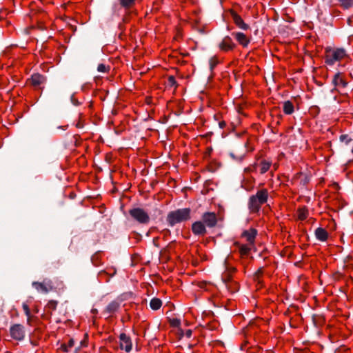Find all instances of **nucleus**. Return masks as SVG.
Segmentation results:
<instances>
[{
    "label": "nucleus",
    "mask_w": 353,
    "mask_h": 353,
    "mask_svg": "<svg viewBox=\"0 0 353 353\" xmlns=\"http://www.w3.org/2000/svg\"><path fill=\"white\" fill-rule=\"evenodd\" d=\"M268 199V192L266 189L258 190L256 194L250 196L248 203V209L252 213L259 212L261 205L265 203Z\"/></svg>",
    "instance_id": "obj_1"
},
{
    "label": "nucleus",
    "mask_w": 353,
    "mask_h": 353,
    "mask_svg": "<svg viewBox=\"0 0 353 353\" xmlns=\"http://www.w3.org/2000/svg\"><path fill=\"white\" fill-rule=\"evenodd\" d=\"M190 208H181L170 211L167 215L166 221L170 227H173L176 223L190 219Z\"/></svg>",
    "instance_id": "obj_2"
},
{
    "label": "nucleus",
    "mask_w": 353,
    "mask_h": 353,
    "mask_svg": "<svg viewBox=\"0 0 353 353\" xmlns=\"http://www.w3.org/2000/svg\"><path fill=\"white\" fill-rule=\"evenodd\" d=\"M325 63L330 65H332L336 61H340L346 55L344 48H337L332 50L331 47L325 48Z\"/></svg>",
    "instance_id": "obj_3"
},
{
    "label": "nucleus",
    "mask_w": 353,
    "mask_h": 353,
    "mask_svg": "<svg viewBox=\"0 0 353 353\" xmlns=\"http://www.w3.org/2000/svg\"><path fill=\"white\" fill-rule=\"evenodd\" d=\"M129 214L136 221L140 224L146 225L150 222V216L143 209L140 208H134L129 210Z\"/></svg>",
    "instance_id": "obj_4"
},
{
    "label": "nucleus",
    "mask_w": 353,
    "mask_h": 353,
    "mask_svg": "<svg viewBox=\"0 0 353 353\" xmlns=\"http://www.w3.org/2000/svg\"><path fill=\"white\" fill-rule=\"evenodd\" d=\"M205 228H212L217 224V216L214 212H207L203 214L201 221Z\"/></svg>",
    "instance_id": "obj_5"
},
{
    "label": "nucleus",
    "mask_w": 353,
    "mask_h": 353,
    "mask_svg": "<svg viewBox=\"0 0 353 353\" xmlns=\"http://www.w3.org/2000/svg\"><path fill=\"white\" fill-rule=\"evenodd\" d=\"M32 285L37 291H41L45 294L54 290L52 282L48 279H45L43 282L34 281Z\"/></svg>",
    "instance_id": "obj_6"
},
{
    "label": "nucleus",
    "mask_w": 353,
    "mask_h": 353,
    "mask_svg": "<svg viewBox=\"0 0 353 353\" xmlns=\"http://www.w3.org/2000/svg\"><path fill=\"white\" fill-rule=\"evenodd\" d=\"M10 336L17 341H22L25 337L24 327L21 324H14L10 328Z\"/></svg>",
    "instance_id": "obj_7"
},
{
    "label": "nucleus",
    "mask_w": 353,
    "mask_h": 353,
    "mask_svg": "<svg viewBox=\"0 0 353 353\" xmlns=\"http://www.w3.org/2000/svg\"><path fill=\"white\" fill-rule=\"evenodd\" d=\"M218 47L221 51L228 52L234 49L236 44L233 42L230 37L225 36L219 43Z\"/></svg>",
    "instance_id": "obj_8"
},
{
    "label": "nucleus",
    "mask_w": 353,
    "mask_h": 353,
    "mask_svg": "<svg viewBox=\"0 0 353 353\" xmlns=\"http://www.w3.org/2000/svg\"><path fill=\"white\" fill-rule=\"evenodd\" d=\"M120 339V348L124 350L126 352H130L132 348V343L129 336L125 333H121L119 335Z\"/></svg>",
    "instance_id": "obj_9"
},
{
    "label": "nucleus",
    "mask_w": 353,
    "mask_h": 353,
    "mask_svg": "<svg viewBox=\"0 0 353 353\" xmlns=\"http://www.w3.org/2000/svg\"><path fill=\"white\" fill-rule=\"evenodd\" d=\"M192 231L196 236H204L208 232L205 225L201 221H196L192 223Z\"/></svg>",
    "instance_id": "obj_10"
},
{
    "label": "nucleus",
    "mask_w": 353,
    "mask_h": 353,
    "mask_svg": "<svg viewBox=\"0 0 353 353\" xmlns=\"http://www.w3.org/2000/svg\"><path fill=\"white\" fill-rule=\"evenodd\" d=\"M232 35L243 48H246L250 42L248 37L241 32H233Z\"/></svg>",
    "instance_id": "obj_11"
},
{
    "label": "nucleus",
    "mask_w": 353,
    "mask_h": 353,
    "mask_svg": "<svg viewBox=\"0 0 353 353\" xmlns=\"http://www.w3.org/2000/svg\"><path fill=\"white\" fill-rule=\"evenodd\" d=\"M256 234L257 230L254 228H250L248 230H244L241 234V236L245 237L250 244H253Z\"/></svg>",
    "instance_id": "obj_12"
},
{
    "label": "nucleus",
    "mask_w": 353,
    "mask_h": 353,
    "mask_svg": "<svg viewBox=\"0 0 353 353\" xmlns=\"http://www.w3.org/2000/svg\"><path fill=\"white\" fill-rule=\"evenodd\" d=\"M46 80V77L41 75L39 73L33 74L31 76V78L29 79L31 84L34 86H39L41 84L43 83Z\"/></svg>",
    "instance_id": "obj_13"
},
{
    "label": "nucleus",
    "mask_w": 353,
    "mask_h": 353,
    "mask_svg": "<svg viewBox=\"0 0 353 353\" xmlns=\"http://www.w3.org/2000/svg\"><path fill=\"white\" fill-rule=\"evenodd\" d=\"M332 84L335 88H345L347 85V83L341 77V73L337 72L334 74L332 79Z\"/></svg>",
    "instance_id": "obj_14"
},
{
    "label": "nucleus",
    "mask_w": 353,
    "mask_h": 353,
    "mask_svg": "<svg viewBox=\"0 0 353 353\" xmlns=\"http://www.w3.org/2000/svg\"><path fill=\"white\" fill-rule=\"evenodd\" d=\"M314 234L316 238L321 241H325L328 237L327 232L322 228H316Z\"/></svg>",
    "instance_id": "obj_15"
},
{
    "label": "nucleus",
    "mask_w": 353,
    "mask_h": 353,
    "mask_svg": "<svg viewBox=\"0 0 353 353\" xmlns=\"http://www.w3.org/2000/svg\"><path fill=\"white\" fill-rule=\"evenodd\" d=\"M120 307V303L117 301H111L105 307L103 312L113 314L118 310Z\"/></svg>",
    "instance_id": "obj_16"
},
{
    "label": "nucleus",
    "mask_w": 353,
    "mask_h": 353,
    "mask_svg": "<svg viewBox=\"0 0 353 353\" xmlns=\"http://www.w3.org/2000/svg\"><path fill=\"white\" fill-rule=\"evenodd\" d=\"M283 109L284 113L286 114H292L294 110V105L290 101L283 102Z\"/></svg>",
    "instance_id": "obj_17"
},
{
    "label": "nucleus",
    "mask_w": 353,
    "mask_h": 353,
    "mask_svg": "<svg viewBox=\"0 0 353 353\" xmlns=\"http://www.w3.org/2000/svg\"><path fill=\"white\" fill-rule=\"evenodd\" d=\"M232 281V276L228 271L224 272L221 275V283L225 287H229L228 285Z\"/></svg>",
    "instance_id": "obj_18"
},
{
    "label": "nucleus",
    "mask_w": 353,
    "mask_h": 353,
    "mask_svg": "<svg viewBox=\"0 0 353 353\" xmlns=\"http://www.w3.org/2000/svg\"><path fill=\"white\" fill-rule=\"evenodd\" d=\"M162 305V301L160 299L153 298L150 302V307L153 310H159Z\"/></svg>",
    "instance_id": "obj_19"
},
{
    "label": "nucleus",
    "mask_w": 353,
    "mask_h": 353,
    "mask_svg": "<svg viewBox=\"0 0 353 353\" xmlns=\"http://www.w3.org/2000/svg\"><path fill=\"white\" fill-rule=\"evenodd\" d=\"M235 245L239 246V252L241 256H248L250 252V248H249L246 245H240L239 243L236 242Z\"/></svg>",
    "instance_id": "obj_20"
},
{
    "label": "nucleus",
    "mask_w": 353,
    "mask_h": 353,
    "mask_svg": "<svg viewBox=\"0 0 353 353\" xmlns=\"http://www.w3.org/2000/svg\"><path fill=\"white\" fill-rule=\"evenodd\" d=\"M136 0H119V4L125 9H129L135 4Z\"/></svg>",
    "instance_id": "obj_21"
},
{
    "label": "nucleus",
    "mask_w": 353,
    "mask_h": 353,
    "mask_svg": "<svg viewBox=\"0 0 353 353\" xmlns=\"http://www.w3.org/2000/svg\"><path fill=\"white\" fill-rule=\"evenodd\" d=\"M37 28H39L40 30H43V28L41 26H39V23H37ZM34 28H36V26H30L21 29L20 31L22 34L25 35H28L30 34L31 30Z\"/></svg>",
    "instance_id": "obj_22"
},
{
    "label": "nucleus",
    "mask_w": 353,
    "mask_h": 353,
    "mask_svg": "<svg viewBox=\"0 0 353 353\" xmlns=\"http://www.w3.org/2000/svg\"><path fill=\"white\" fill-rule=\"evenodd\" d=\"M307 210L305 207L300 208L298 210V216L301 220H305L307 216Z\"/></svg>",
    "instance_id": "obj_23"
},
{
    "label": "nucleus",
    "mask_w": 353,
    "mask_h": 353,
    "mask_svg": "<svg viewBox=\"0 0 353 353\" xmlns=\"http://www.w3.org/2000/svg\"><path fill=\"white\" fill-rule=\"evenodd\" d=\"M229 16L231 17L234 22H243L241 17L234 11L229 12V13L227 14V17H228Z\"/></svg>",
    "instance_id": "obj_24"
},
{
    "label": "nucleus",
    "mask_w": 353,
    "mask_h": 353,
    "mask_svg": "<svg viewBox=\"0 0 353 353\" xmlns=\"http://www.w3.org/2000/svg\"><path fill=\"white\" fill-rule=\"evenodd\" d=\"M339 140L341 142H344L346 145L352 141V139L348 134H341L339 137Z\"/></svg>",
    "instance_id": "obj_25"
},
{
    "label": "nucleus",
    "mask_w": 353,
    "mask_h": 353,
    "mask_svg": "<svg viewBox=\"0 0 353 353\" xmlns=\"http://www.w3.org/2000/svg\"><path fill=\"white\" fill-rule=\"evenodd\" d=\"M270 167V163L267 162L265 161H263L261 162V173L264 174L265 173Z\"/></svg>",
    "instance_id": "obj_26"
},
{
    "label": "nucleus",
    "mask_w": 353,
    "mask_h": 353,
    "mask_svg": "<svg viewBox=\"0 0 353 353\" xmlns=\"http://www.w3.org/2000/svg\"><path fill=\"white\" fill-rule=\"evenodd\" d=\"M197 23H194L193 26V28L196 30L199 33H200L202 35L206 34L209 31L205 30V28L203 27H198Z\"/></svg>",
    "instance_id": "obj_27"
},
{
    "label": "nucleus",
    "mask_w": 353,
    "mask_h": 353,
    "mask_svg": "<svg viewBox=\"0 0 353 353\" xmlns=\"http://www.w3.org/2000/svg\"><path fill=\"white\" fill-rule=\"evenodd\" d=\"M229 287H225L228 290H230L232 292H235L238 290V285L237 283L231 281L230 283L228 284Z\"/></svg>",
    "instance_id": "obj_28"
},
{
    "label": "nucleus",
    "mask_w": 353,
    "mask_h": 353,
    "mask_svg": "<svg viewBox=\"0 0 353 353\" xmlns=\"http://www.w3.org/2000/svg\"><path fill=\"white\" fill-rule=\"evenodd\" d=\"M229 155L233 160L238 161V162H241L245 157V154L236 156L234 152H230Z\"/></svg>",
    "instance_id": "obj_29"
},
{
    "label": "nucleus",
    "mask_w": 353,
    "mask_h": 353,
    "mask_svg": "<svg viewBox=\"0 0 353 353\" xmlns=\"http://www.w3.org/2000/svg\"><path fill=\"white\" fill-rule=\"evenodd\" d=\"M341 2L345 8H349L353 6V0H341Z\"/></svg>",
    "instance_id": "obj_30"
},
{
    "label": "nucleus",
    "mask_w": 353,
    "mask_h": 353,
    "mask_svg": "<svg viewBox=\"0 0 353 353\" xmlns=\"http://www.w3.org/2000/svg\"><path fill=\"white\" fill-rule=\"evenodd\" d=\"M170 323L171 326L179 327L181 325V321L180 319L175 318L170 320Z\"/></svg>",
    "instance_id": "obj_31"
},
{
    "label": "nucleus",
    "mask_w": 353,
    "mask_h": 353,
    "mask_svg": "<svg viewBox=\"0 0 353 353\" xmlns=\"http://www.w3.org/2000/svg\"><path fill=\"white\" fill-rule=\"evenodd\" d=\"M168 81V84L170 86H177V83H176V81L174 76H169Z\"/></svg>",
    "instance_id": "obj_32"
},
{
    "label": "nucleus",
    "mask_w": 353,
    "mask_h": 353,
    "mask_svg": "<svg viewBox=\"0 0 353 353\" xmlns=\"http://www.w3.org/2000/svg\"><path fill=\"white\" fill-rule=\"evenodd\" d=\"M57 303H58L57 301L51 300L48 302V306L52 310H54L57 308Z\"/></svg>",
    "instance_id": "obj_33"
},
{
    "label": "nucleus",
    "mask_w": 353,
    "mask_h": 353,
    "mask_svg": "<svg viewBox=\"0 0 353 353\" xmlns=\"http://www.w3.org/2000/svg\"><path fill=\"white\" fill-rule=\"evenodd\" d=\"M134 13H129L128 15L125 14L123 18V22H126L128 20L133 19V16H134Z\"/></svg>",
    "instance_id": "obj_34"
},
{
    "label": "nucleus",
    "mask_w": 353,
    "mask_h": 353,
    "mask_svg": "<svg viewBox=\"0 0 353 353\" xmlns=\"http://www.w3.org/2000/svg\"><path fill=\"white\" fill-rule=\"evenodd\" d=\"M23 309L24 310V312L27 316H29L30 315V310L29 309L28 305L26 303H23Z\"/></svg>",
    "instance_id": "obj_35"
},
{
    "label": "nucleus",
    "mask_w": 353,
    "mask_h": 353,
    "mask_svg": "<svg viewBox=\"0 0 353 353\" xmlns=\"http://www.w3.org/2000/svg\"><path fill=\"white\" fill-rule=\"evenodd\" d=\"M70 101L75 106H78L80 105V103L79 102V101L74 98V94H72L70 97Z\"/></svg>",
    "instance_id": "obj_36"
},
{
    "label": "nucleus",
    "mask_w": 353,
    "mask_h": 353,
    "mask_svg": "<svg viewBox=\"0 0 353 353\" xmlns=\"http://www.w3.org/2000/svg\"><path fill=\"white\" fill-rule=\"evenodd\" d=\"M216 64L217 61H214L213 58H211L210 59V69L211 71L213 70L214 68L216 66Z\"/></svg>",
    "instance_id": "obj_37"
},
{
    "label": "nucleus",
    "mask_w": 353,
    "mask_h": 353,
    "mask_svg": "<svg viewBox=\"0 0 353 353\" xmlns=\"http://www.w3.org/2000/svg\"><path fill=\"white\" fill-rule=\"evenodd\" d=\"M319 320H322V317L313 315L312 321L315 325H317L319 323Z\"/></svg>",
    "instance_id": "obj_38"
},
{
    "label": "nucleus",
    "mask_w": 353,
    "mask_h": 353,
    "mask_svg": "<svg viewBox=\"0 0 353 353\" xmlns=\"http://www.w3.org/2000/svg\"><path fill=\"white\" fill-rule=\"evenodd\" d=\"M97 70L100 72H105L106 71V66L103 63L99 64Z\"/></svg>",
    "instance_id": "obj_39"
},
{
    "label": "nucleus",
    "mask_w": 353,
    "mask_h": 353,
    "mask_svg": "<svg viewBox=\"0 0 353 353\" xmlns=\"http://www.w3.org/2000/svg\"><path fill=\"white\" fill-rule=\"evenodd\" d=\"M239 28L243 30H246L249 29V26L248 23H236Z\"/></svg>",
    "instance_id": "obj_40"
},
{
    "label": "nucleus",
    "mask_w": 353,
    "mask_h": 353,
    "mask_svg": "<svg viewBox=\"0 0 353 353\" xmlns=\"http://www.w3.org/2000/svg\"><path fill=\"white\" fill-rule=\"evenodd\" d=\"M310 181V177H308L307 175H305L303 179H301V182L303 185H306Z\"/></svg>",
    "instance_id": "obj_41"
},
{
    "label": "nucleus",
    "mask_w": 353,
    "mask_h": 353,
    "mask_svg": "<svg viewBox=\"0 0 353 353\" xmlns=\"http://www.w3.org/2000/svg\"><path fill=\"white\" fill-rule=\"evenodd\" d=\"M68 347H69L68 345H66L65 344H61V349L65 352H68Z\"/></svg>",
    "instance_id": "obj_42"
},
{
    "label": "nucleus",
    "mask_w": 353,
    "mask_h": 353,
    "mask_svg": "<svg viewBox=\"0 0 353 353\" xmlns=\"http://www.w3.org/2000/svg\"><path fill=\"white\" fill-rule=\"evenodd\" d=\"M278 30L280 33H283V34H285V33L288 34L289 33L288 32H286L285 30H284L283 26H279Z\"/></svg>",
    "instance_id": "obj_43"
},
{
    "label": "nucleus",
    "mask_w": 353,
    "mask_h": 353,
    "mask_svg": "<svg viewBox=\"0 0 353 353\" xmlns=\"http://www.w3.org/2000/svg\"><path fill=\"white\" fill-rule=\"evenodd\" d=\"M192 331L191 330H188L185 332V336L188 338H190L192 336Z\"/></svg>",
    "instance_id": "obj_44"
},
{
    "label": "nucleus",
    "mask_w": 353,
    "mask_h": 353,
    "mask_svg": "<svg viewBox=\"0 0 353 353\" xmlns=\"http://www.w3.org/2000/svg\"><path fill=\"white\" fill-rule=\"evenodd\" d=\"M74 339H70L69 340V341H68V347H72V346L74 345Z\"/></svg>",
    "instance_id": "obj_45"
},
{
    "label": "nucleus",
    "mask_w": 353,
    "mask_h": 353,
    "mask_svg": "<svg viewBox=\"0 0 353 353\" xmlns=\"http://www.w3.org/2000/svg\"><path fill=\"white\" fill-rule=\"evenodd\" d=\"M226 123L225 121H221L219 123V125L220 128H223L225 126Z\"/></svg>",
    "instance_id": "obj_46"
},
{
    "label": "nucleus",
    "mask_w": 353,
    "mask_h": 353,
    "mask_svg": "<svg viewBox=\"0 0 353 353\" xmlns=\"http://www.w3.org/2000/svg\"><path fill=\"white\" fill-rule=\"evenodd\" d=\"M68 125H64V126L60 125V126H58V128L59 129H62L63 130H65L68 128Z\"/></svg>",
    "instance_id": "obj_47"
},
{
    "label": "nucleus",
    "mask_w": 353,
    "mask_h": 353,
    "mask_svg": "<svg viewBox=\"0 0 353 353\" xmlns=\"http://www.w3.org/2000/svg\"><path fill=\"white\" fill-rule=\"evenodd\" d=\"M86 345L87 343L85 339L81 341V346H86Z\"/></svg>",
    "instance_id": "obj_48"
},
{
    "label": "nucleus",
    "mask_w": 353,
    "mask_h": 353,
    "mask_svg": "<svg viewBox=\"0 0 353 353\" xmlns=\"http://www.w3.org/2000/svg\"><path fill=\"white\" fill-rule=\"evenodd\" d=\"M91 312L94 314H97L98 312V310L97 309H95V308H92V310H91Z\"/></svg>",
    "instance_id": "obj_49"
},
{
    "label": "nucleus",
    "mask_w": 353,
    "mask_h": 353,
    "mask_svg": "<svg viewBox=\"0 0 353 353\" xmlns=\"http://www.w3.org/2000/svg\"><path fill=\"white\" fill-rule=\"evenodd\" d=\"M79 350H80V347H77V348L75 349L74 352L78 353V352L79 351Z\"/></svg>",
    "instance_id": "obj_50"
},
{
    "label": "nucleus",
    "mask_w": 353,
    "mask_h": 353,
    "mask_svg": "<svg viewBox=\"0 0 353 353\" xmlns=\"http://www.w3.org/2000/svg\"><path fill=\"white\" fill-rule=\"evenodd\" d=\"M251 170V169L250 168H246L245 169V172H250Z\"/></svg>",
    "instance_id": "obj_51"
},
{
    "label": "nucleus",
    "mask_w": 353,
    "mask_h": 353,
    "mask_svg": "<svg viewBox=\"0 0 353 353\" xmlns=\"http://www.w3.org/2000/svg\"><path fill=\"white\" fill-rule=\"evenodd\" d=\"M305 25H307L308 26L309 28H312V26H309V23H305Z\"/></svg>",
    "instance_id": "obj_52"
},
{
    "label": "nucleus",
    "mask_w": 353,
    "mask_h": 353,
    "mask_svg": "<svg viewBox=\"0 0 353 353\" xmlns=\"http://www.w3.org/2000/svg\"><path fill=\"white\" fill-rule=\"evenodd\" d=\"M2 14H3V13H1V14H0V20L3 19V16H2Z\"/></svg>",
    "instance_id": "obj_53"
},
{
    "label": "nucleus",
    "mask_w": 353,
    "mask_h": 353,
    "mask_svg": "<svg viewBox=\"0 0 353 353\" xmlns=\"http://www.w3.org/2000/svg\"><path fill=\"white\" fill-rule=\"evenodd\" d=\"M77 128H81V125L79 123H78V124H77Z\"/></svg>",
    "instance_id": "obj_54"
},
{
    "label": "nucleus",
    "mask_w": 353,
    "mask_h": 353,
    "mask_svg": "<svg viewBox=\"0 0 353 353\" xmlns=\"http://www.w3.org/2000/svg\"><path fill=\"white\" fill-rule=\"evenodd\" d=\"M351 20H352V19H351L350 18H349V19H347V22H351Z\"/></svg>",
    "instance_id": "obj_55"
},
{
    "label": "nucleus",
    "mask_w": 353,
    "mask_h": 353,
    "mask_svg": "<svg viewBox=\"0 0 353 353\" xmlns=\"http://www.w3.org/2000/svg\"><path fill=\"white\" fill-rule=\"evenodd\" d=\"M284 21H285V22H290V21H289L288 19H283Z\"/></svg>",
    "instance_id": "obj_56"
},
{
    "label": "nucleus",
    "mask_w": 353,
    "mask_h": 353,
    "mask_svg": "<svg viewBox=\"0 0 353 353\" xmlns=\"http://www.w3.org/2000/svg\"><path fill=\"white\" fill-rule=\"evenodd\" d=\"M274 21H276L278 19L276 18V17H274Z\"/></svg>",
    "instance_id": "obj_57"
},
{
    "label": "nucleus",
    "mask_w": 353,
    "mask_h": 353,
    "mask_svg": "<svg viewBox=\"0 0 353 353\" xmlns=\"http://www.w3.org/2000/svg\"><path fill=\"white\" fill-rule=\"evenodd\" d=\"M274 21H276L278 19L276 18V17H274Z\"/></svg>",
    "instance_id": "obj_58"
},
{
    "label": "nucleus",
    "mask_w": 353,
    "mask_h": 353,
    "mask_svg": "<svg viewBox=\"0 0 353 353\" xmlns=\"http://www.w3.org/2000/svg\"><path fill=\"white\" fill-rule=\"evenodd\" d=\"M119 28L120 29H121V28H122V27H121V24L119 26Z\"/></svg>",
    "instance_id": "obj_59"
},
{
    "label": "nucleus",
    "mask_w": 353,
    "mask_h": 353,
    "mask_svg": "<svg viewBox=\"0 0 353 353\" xmlns=\"http://www.w3.org/2000/svg\"><path fill=\"white\" fill-rule=\"evenodd\" d=\"M85 338H87V337H88V334H85Z\"/></svg>",
    "instance_id": "obj_60"
},
{
    "label": "nucleus",
    "mask_w": 353,
    "mask_h": 353,
    "mask_svg": "<svg viewBox=\"0 0 353 353\" xmlns=\"http://www.w3.org/2000/svg\"><path fill=\"white\" fill-rule=\"evenodd\" d=\"M74 353H77V352H74Z\"/></svg>",
    "instance_id": "obj_61"
}]
</instances>
